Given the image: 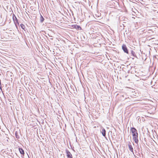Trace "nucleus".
<instances>
[{"label":"nucleus","instance_id":"4468645a","mask_svg":"<svg viewBox=\"0 0 158 158\" xmlns=\"http://www.w3.org/2000/svg\"><path fill=\"white\" fill-rule=\"evenodd\" d=\"M0 85H1V81L0 79Z\"/></svg>","mask_w":158,"mask_h":158},{"label":"nucleus","instance_id":"6e6552de","mask_svg":"<svg viewBox=\"0 0 158 158\" xmlns=\"http://www.w3.org/2000/svg\"><path fill=\"white\" fill-rule=\"evenodd\" d=\"M75 27L76 29H81V27L79 26H78V25H76V26H75Z\"/></svg>","mask_w":158,"mask_h":158},{"label":"nucleus","instance_id":"9b49d317","mask_svg":"<svg viewBox=\"0 0 158 158\" xmlns=\"http://www.w3.org/2000/svg\"><path fill=\"white\" fill-rule=\"evenodd\" d=\"M21 27V28L23 29H24L25 28L24 25L23 24H21L20 25Z\"/></svg>","mask_w":158,"mask_h":158},{"label":"nucleus","instance_id":"ddd939ff","mask_svg":"<svg viewBox=\"0 0 158 158\" xmlns=\"http://www.w3.org/2000/svg\"><path fill=\"white\" fill-rule=\"evenodd\" d=\"M0 89H2V87H1V85H0Z\"/></svg>","mask_w":158,"mask_h":158},{"label":"nucleus","instance_id":"9d476101","mask_svg":"<svg viewBox=\"0 0 158 158\" xmlns=\"http://www.w3.org/2000/svg\"><path fill=\"white\" fill-rule=\"evenodd\" d=\"M14 15V16H15L14 15ZM15 16V18H14V17H13V20L14 22V23H15V21L16 22H17L18 21H17V19L16 17Z\"/></svg>","mask_w":158,"mask_h":158},{"label":"nucleus","instance_id":"423d86ee","mask_svg":"<svg viewBox=\"0 0 158 158\" xmlns=\"http://www.w3.org/2000/svg\"><path fill=\"white\" fill-rule=\"evenodd\" d=\"M19 149L21 154H24V151L22 148H19Z\"/></svg>","mask_w":158,"mask_h":158},{"label":"nucleus","instance_id":"1a4fd4ad","mask_svg":"<svg viewBox=\"0 0 158 158\" xmlns=\"http://www.w3.org/2000/svg\"><path fill=\"white\" fill-rule=\"evenodd\" d=\"M44 18H43V16L41 15L40 20V22L41 23H42L44 21Z\"/></svg>","mask_w":158,"mask_h":158},{"label":"nucleus","instance_id":"f03ea898","mask_svg":"<svg viewBox=\"0 0 158 158\" xmlns=\"http://www.w3.org/2000/svg\"><path fill=\"white\" fill-rule=\"evenodd\" d=\"M122 48L125 52L127 54L128 53V50L126 45L123 44L122 46Z\"/></svg>","mask_w":158,"mask_h":158},{"label":"nucleus","instance_id":"f257e3e1","mask_svg":"<svg viewBox=\"0 0 158 158\" xmlns=\"http://www.w3.org/2000/svg\"><path fill=\"white\" fill-rule=\"evenodd\" d=\"M131 131L132 134L133 138L135 142L136 143H138V133L137 130L134 127H131Z\"/></svg>","mask_w":158,"mask_h":158},{"label":"nucleus","instance_id":"39448f33","mask_svg":"<svg viewBox=\"0 0 158 158\" xmlns=\"http://www.w3.org/2000/svg\"><path fill=\"white\" fill-rule=\"evenodd\" d=\"M128 147L129 150L132 152H133V149L132 146L130 144H128Z\"/></svg>","mask_w":158,"mask_h":158},{"label":"nucleus","instance_id":"20e7f679","mask_svg":"<svg viewBox=\"0 0 158 158\" xmlns=\"http://www.w3.org/2000/svg\"><path fill=\"white\" fill-rule=\"evenodd\" d=\"M101 132L102 133L103 136L105 137L106 136V131L103 128H102L101 130Z\"/></svg>","mask_w":158,"mask_h":158},{"label":"nucleus","instance_id":"7ed1b4c3","mask_svg":"<svg viewBox=\"0 0 158 158\" xmlns=\"http://www.w3.org/2000/svg\"><path fill=\"white\" fill-rule=\"evenodd\" d=\"M67 156L68 158H73L72 155L71 153L68 150L66 151Z\"/></svg>","mask_w":158,"mask_h":158},{"label":"nucleus","instance_id":"0eeeda50","mask_svg":"<svg viewBox=\"0 0 158 158\" xmlns=\"http://www.w3.org/2000/svg\"><path fill=\"white\" fill-rule=\"evenodd\" d=\"M131 53L132 55L134 57H136V56L135 54V52L133 51H131Z\"/></svg>","mask_w":158,"mask_h":158},{"label":"nucleus","instance_id":"f8f14e48","mask_svg":"<svg viewBox=\"0 0 158 158\" xmlns=\"http://www.w3.org/2000/svg\"><path fill=\"white\" fill-rule=\"evenodd\" d=\"M0 89H2V87H1V85H0Z\"/></svg>","mask_w":158,"mask_h":158}]
</instances>
